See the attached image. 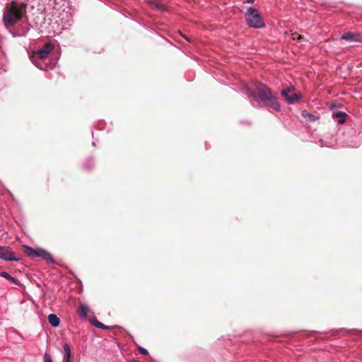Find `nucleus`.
Instances as JSON below:
<instances>
[{
  "label": "nucleus",
  "instance_id": "nucleus-1",
  "mask_svg": "<svg viewBox=\"0 0 362 362\" xmlns=\"http://www.w3.org/2000/svg\"><path fill=\"white\" fill-rule=\"evenodd\" d=\"M255 91L249 88H245V94L250 99H252L256 103L267 105L276 112H280L281 107L276 97L273 95L271 90L265 84L255 82Z\"/></svg>",
  "mask_w": 362,
  "mask_h": 362
},
{
  "label": "nucleus",
  "instance_id": "nucleus-2",
  "mask_svg": "<svg viewBox=\"0 0 362 362\" xmlns=\"http://www.w3.org/2000/svg\"><path fill=\"white\" fill-rule=\"evenodd\" d=\"M25 6L16 1H12L10 6L5 8L3 21L6 27L13 26L20 20L25 12Z\"/></svg>",
  "mask_w": 362,
  "mask_h": 362
},
{
  "label": "nucleus",
  "instance_id": "nucleus-3",
  "mask_svg": "<svg viewBox=\"0 0 362 362\" xmlns=\"http://www.w3.org/2000/svg\"><path fill=\"white\" fill-rule=\"evenodd\" d=\"M52 50V46L47 43L41 49L36 52H33V53L30 54V59L36 67L41 70L46 71L49 69L50 64L45 62V60L48 57Z\"/></svg>",
  "mask_w": 362,
  "mask_h": 362
},
{
  "label": "nucleus",
  "instance_id": "nucleus-4",
  "mask_svg": "<svg viewBox=\"0 0 362 362\" xmlns=\"http://www.w3.org/2000/svg\"><path fill=\"white\" fill-rule=\"evenodd\" d=\"M245 19L247 24L250 28H262L265 27V23L255 8L249 7L245 13Z\"/></svg>",
  "mask_w": 362,
  "mask_h": 362
},
{
  "label": "nucleus",
  "instance_id": "nucleus-5",
  "mask_svg": "<svg viewBox=\"0 0 362 362\" xmlns=\"http://www.w3.org/2000/svg\"><path fill=\"white\" fill-rule=\"evenodd\" d=\"M25 252L28 257H40L49 264H55V261H54L52 254L44 249L39 248V247H37L36 249H33L29 246H25Z\"/></svg>",
  "mask_w": 362,
  "mask_h": 362
},
{
  "label": "nucleus",
  "instance_id": "nucleus-6",
  "mask_svg": "<svg viewBox=\"0 0 362 362\" xmlns=\"http://www.w3.org/2000/svg\"><path fill=\"white\" fill-rule=\"evenodd\" d=\"M0 259L8 262L19 260L8 247H0Z\"/></svg>",
  "mask_w": 362,
  "mask_h": 362
},
{
  "label": "nucleus",
  "instance_id": "nucleus-7",
  "mask_svg": "<svg viewBox=\"0 0 362 362\" xmlns=\"http://www.w3.org/2000/svg\"><path fill=\"white\" fill-rule=\"evenodd\" d=\"M341 40H344L345 41L348 42H361V36L358 33H344L341 37Z\"/></svg>",
  "mask_w": 362,
  "mask_h": 362
},
{
  "label": "nucleus",
  "instance_id": "nucleus-8",
  "mask_svg": "<svg viewBox=\"0 0 362 362\" xmlns=\"http://www.w3.org/2000/svg\"><path fill=\"white\" fill-rule=\"evenodd\" d=\"M290 89H284L281 90V94L284 97H285L287 102L290 104L294 103L300 99V95L297 93L293 94V95H289Z\"/></svg>",
  "mask_w": 362,
  "mask_h": 362
},
{
  "label": "nucleus",
  "instance_id": "nucleus-9",
  "mask_svg": "<svg viewBox=\"0 0 362 362\" xmlns=\"http://www.w3.org/2000/svg\"><path fill=\"white\" fill-rule=\"evenodd\" d=\"M362 143V139L358 136H356L353 137L351 141H347L346 146L351 147V148H358L361 146Z\"/></svg>",
  "mask_w": 362,
  "mask_h": 362
},
{
  "label": "nucleus",
  "instance_id": "nucleus-10",
  "mask_svg": "<svg viewBox=\"0 0 362 362\" xmlns=\"http://www.w3.org/2000/svg\"><path fill=\"white\" fill-rule=\"evenodd\" d=\"M48 321L49 323L54 327H57L59 326L60 324V319L59 317L55 315V314H49L48 315Z\"/></svg>",
  "mask_w": 362,
  "mask_h": 362
},
{
  "label": "nucleus",
  "instance_id": "nucleus-11",
  "mask_svg": "<svg viewBox=\"0 0 362 362\" xmlns=\"http://www.w3.org/2000/svg\"><path fill=\"white\" fill-rule=\"evenodd\" d=\"M0 276L1 277H4L7 280H9L10 281H11L13 284H16V285H20L21 282L18 279L13 277L11 275H10L8 272H1L0 273Z\"/></svg>",
  "mask_w": 362,
  "mask_h": 362
},
{
  "label": "nucleus",
  "instance_id": "nucleus-12",
  "mask_svg": "<svg viewBox=\"0 0 362 362\" xmlns=\"http://www.w3.org/2000/svg\"><path fill=\"white\" fill-rule=\"evenodd\" d=\"M89 311H90V309L86 305H85V304L80 305L79 308H78V313L81 318L86 319Z\"/></svg>",
  "mask_w": 362,
  "mask_h": 362
},
{
  "label": "nucleus",
  "instance_id": "nucleus-13",
  "mask_svg": "<svg viewBox=\"0 0 362 362\" xmlns=\"http://www.w3.org/2000/svg\"><path fill=\"white\" fill-rule=\"evenodd\" d=\"M90 324L95 327L96 328L101 329H109L110 327L103 325L102 322H99L96 318L90 319Z\"/></svg>",
  "mask_w": 362,
  "mask_h": 362
},
{
  "label": "nucleus",
  "instance_id": "nucleus-14",
  "mask_svg": "<svg viewBox=\"0 0 362 362\" xmlns=\"http://www.w3.org/2000/svg\"><path fill=\"white\" fill-rule=\"evenodd\" d=\"M301 115L303 116V118L307 119L310 121H315L318 119L317 117L313 115L307 110H303L301 112Z\"/></svg>",
  "mask_w": 362,
  "mask_h": 362
},
{
  "label": "nucleus",
  "instance_id": "nucleus-15",
  "mask_svg": "<svg viewBox=\"0 0 362 362\" xmlns=\"http://www.w3.org/2000/svg\"><path fill=\"white\" fill-rule=\"evenodd\" d=\"M333 115L336 117H339V123L343 124L345 122V116L346 114L343 112H337L336 113H333Z\"/></svg>",
  "mask_w": 362,
  "mask_h": 362
},
{
  "label": "nucleus",
  "instance_id": "nucleus-16",
  "mask_svg": "<svg viewBox=\"0 0 362 362\" xmlns=\"http://www.w3.org/2000/svg\"><path fill=\"white\" fill-rule=\"evenodd\" d=\"M94 165V160L93 158H89L87 160V161L84 163V168L86 169H91Z\"/></svg>",
  "mask_w": 362,
  "mask_h": 362
},
{
  "label": "nucleus",
  "instance_id": "nucleus-17",
  "mask_svg": "<svg viewBox=\"0 0 362 362\" xmlns=\"http://www.w3.org/2000/svg\"><path fill=\"white\" fill-rule=\"evenodd\" d=\"M43 362H53L51 356L47 352H45L44 354Z\"/></svg>",
  "mask_w": 362,
  "mask_h": 362
},
{
  "label": "nucleus",
  "instance_id": "nucleus-18",
  "mask_svg": "<svg viewBox=\"0 0 362 362\" xmlns=\"http://www.w3.org/2000/svg\"><path fill=\"white\" fill-rule=\"evenodd\" d=\"M63 349H64V354H71V353L70 347H69V344L67 343H64L63 344Z\"/></svg>",
  "mask_w": 362,
  "mask_h": 362
},
{
  "label": "nucleus",
  "instance_id": "nucleus-19",
  "mask_svg": "<svg viewBox=\"0 0 362 362\" xmlns=\"http://www.w3.org/2000/svg\"><path fill=\"white\" fill-rule=\"evenodd\" d=\"M139 351L141 354H143V355H147L148 354V350L146 349L144 347H141V346H139Z\"/></svg>",
  "mask_w": 362,
  "mask_h": 362
},
{
  "label": "nucleus",
  "instance_id": "nucleus-20",
  "mask_svg": "<svg viewBox=\"0 0 362 362\" xmlns=\"http://www.w3.org/2000/svg\"><path fill=\"white\" fill-rule=\"evenodd\" d=\"M71 354H64L63 362H71Z\"/></svg>",
  "mask_w": 362,
  "mask_h": 362
},
{
  "label": "nucleus",
  "instance_id": "nucleus-21",
  "mask_svg": "<svg viewBox=\"0 0 362 362\" xmlns=\"http://www.w3.org/2000/svg\"><path fill=\"white\" fill-rule=\"evenodd\" d=\"M149 4L156 8H160V4L155 1H150Z\"/></svg>",
  "mask_w": 362,
  "mask_h": 362
},
{
  "label": "nucleus",
  "instance_id": "nucleus-22",
  "mask_svg": "<svg viewBox=\"0 0 362 362\" xmlns=\"http://www.w3.org/2000/svg\"><path fill=\"white\" fill-rule=\"evenodd\" d=\"M293 39L295 40V39H298V40H301L302 39V37L300 35H298V34H293Z\"/></svg>",
  "mask_w": 362,
  "mask_h": 362
},
{
  "label": "nucleus",
  "instance_id": "nucleus-23",
  "mask_svg": "<svg viewBox=\"0 0 362 362\" xmlns=\"http://www.w3.org/2000/svg\"><path fill=\"white\" fill-rule=\"evenodd\" d=\"M255 0H245V3L247 4H252L254 3Z\"/></svg>",
  "mask_w": 362,
  "mask_h": 362
},
{
  "label": "nucleus",
  "instance_id": "nucleus-24",
  "mask_svg": "<svg viewBox=\"0 0 362 362\" xmlns=\"http://www.w3.org/2000/svg\"><path fill=\"white\" fill-rule=\"evenodd\" d=\"M30 28L28 27L26 28L25 30L23 32V35H25V33L29 31Z\"/></svg>",
  "mask_w": 362,
  "mask_h": 362
},
{
  "label": "nucleus",
  "instance_id": "nucleus-25",
  "mask_svg": "<svg viewBox=\"0 0 362 362\" xmlns=\"http://www.w3.org/2000/svg\"><path fill=\"white\" fill-rule=\"evenodd\" d=\"M329 146V145L322 142L321 146Z\"/></svg>",
  "mask_w": 362,
  "mask_h": 362
},
{
  "label": "nucleus",
  "instance_id": "nucleus-26",
  "mask_svg": "<svg viewBox=\"0 0 362 362\" xmlns=\"http://www.w3.org/2000/svg\"><path fill=\"white\" fill-rule=\"evenodd\" d=\"M93 145L95 146V141H93Z\"/></svg>",
  "mask_w": 362,
  "mask_h": 362
}]
</instances>
